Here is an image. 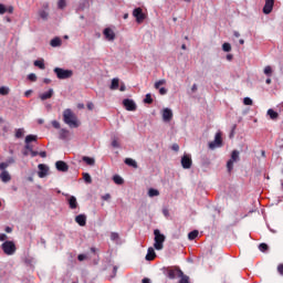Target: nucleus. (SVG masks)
Returning a JSON list of instances; mask_svg holds the SVG:
<instances>
[{
  "instance_id": "nucleus-1",
  "label": "nucleus",
  "mask_w": 283,
  "mask_h": 283,
  "mask_svg": "<svg viewBox=\"0 0 283 283\" xmlns=\"http://www.w3.org/2000/svg\"><path fill=\"white\" fill-rule=\"evenodd\" d=\"M63 120L65 125H69V127H78V119L76 118V115L73 114L72 109L66 108L63 112Z\"/></svg>"
},
{
  "instance_id": "nucleus-2",
  "label": "nucleus",
  "mask_w": 283,
  "mask_h": 283,
  "mask_svg": "<svg viewBox=\"0 0 283 283\" xmlns=\"http://www.w3.org/2000/svg\"><path fill=\"white\" fill-rule=\"evenodd\" d=\"M154 235H155L154 248L156 249V251H163V249L165 248V240H166L165 234L160 233V230L156 229L154 230Z\"/></svg>"
},
{
  "instance_id": "nucleus-3",
  "label": "nucleus",
  "mask_w": 283,
  "mask_h": 283,
  "mask_svg": "<svg viewBox=\"0 0 283 283\" xmlns=\"http://www.w3.org/2000/svg\"><path fill=\"white\" fill-rule=\"evenodd\" d=\"M53 72L60 81H65L67 78H72V76H74V71H72V70L55 67L53 70Z\"/></svg>"
},
{
  "instance_id": "nucleus-4",
  "label": "nucleus",
  "mask_w": 283,
  "mask_h": 283,
  "mask_svg": "<svg viewBox=\"0 0 283 283\" xmlns=\"http://www.w3.org/2000/svg\"><path fill=\"white\" fill-rule=\"evenodd\" d=\"M2 250L6 255H14L17 251V245H14V242L12 241H6L4 243H2Z\"/></svg>"
},
{
  "instance_id": "nucleus-5",
  "label": "nucleus",
  "mask_w": 283,
  "mask_h": 283,
  "mask_svg": "<svg viewBox=\"0 0 283 283\" xmlns=\"http://www.w3.org/2000/svg\"><path fill=\"white\" fill-rule=\"evenodd\" d=\"M40 19L48 21L50 17V3L45 2L42 4V8L38 11Z\"/></svg>"
},
{
  "instance_id": "nucleus-6",
  "label": "nucleus",
  "mask_w": 283,
  "mask_h": 283,
  "mask_svg": "<svg viewBox=\"0 0 283 283\" xmlns=\"http://www.w3.org/2000/svg\"><path fill=\"white\" fill-rule=\"evenodd\" d=\"M222 146V133L218 132L214 135V140L209 143V149H218Z\"/></svg>"
},
{
  "instance_id": "nucleus-7",
  "label": "nucleus",
  "mask_w": 283,
  "mask_h": 283,
  "mask_svg": "<svg viewBox=\"0 0 283 283\" xmlns=\"http://www.w3.org/2000/svg\"><path fill=\"white\" fill-rule=\"evenodd\" d=\"M238 160H240V151L233 150L231 158L227 163L228 171H233V163H238Z\"/></svg>"
},
{
  "instance_id": "nucleus-8",
  "label": "nucleus",
  "mask_w": 283,
  "mask_h": 283,
  "mask_svg": "<svg viewBox=\"0 0 283 283\" xmlns=\"http://www.w3.org/2000/svg\"><path fill=\"white\" fill-rule=\"evenodd\" d=\"M191 165H193V161L191 160V155H184L181 157V167L184 169H191Z\"/></svg>"
},
{
  "instance_id": "nucleus-9",
  "label": "nucleus",
  "mask_w": 283,
  "mask_h": 283,
  "mask_svg": "<svg viewBox=\"0 0 283 283\" xmlns=\"http://www.w3.org/2000/svg\"><path fill=\"white\" fill-rule=\"evenodd\" d=\"M133 17H135L137 23H143V21H145V13H143L142 8L134 9Z\"/></svg>"
},
{
  "instance_id": "nucleus-10",
  "label": "nucleus",
  "mask_w": 283,
  "mask_h": 283,
  "mask_svg": "<svg viewBox=\"0 0 283 283\" xmlns=\"http://www.w3.org/2000/svg\"><path fill=\"white\" fill-rule=\"evenodd\" d=\"M123 105L127 112H136V102L134 99L126 98L123 101Z\"/></svg>"
},
{
  "instance_id": "nucleus-11",
  "label": "nucleus",
  "mask_w": 283,
  "mask_h": 283,
  "mask_svg": "<svg viewBox=\"0 0 283 283\" xmlns=\"http://www.w3.org/2000/svg\"><path fill=\"white\" fill-rule=\"evenodd\" d=\"M167 275H168L169 280H176V277H179L180 275H182V272L178 268L168 269L167 270Z\"/></svg>"
},
{
  "instance_id": "nucleus-12",
  "label": "nucleus",
  "mask_w": 283,
  "mask_h": 283,
  "mask_svg": "<svg viewBox=\"0 0 283 283\" xmlns=\"http://www.w3.org/2000/svg\"><path fill=\"white\" fill-rule=\"evenodd\" d=\"M38 176L39 178H45V176H48L49 171H50V168L45 165V164H40L38 166Z\"/></svg>"
},
{
  "instance_id": "nucleus-13",
  "label": "nucleus",
  "mask_w": 283,
  "mask_h": 283,
  "mask_svg": "<svg viewBox=\"0 0 283 283\" xmlns=\"http://www.w3.org/2000/svg\"><path fill=\"white\" fill-rule=\"evenodd\" d=\"M273 6H275V0H265V4L263 7V13L271 14V12H273Z\"/></svg>"
},
{
  "instance_id": "nucleus-14",
  "label": "nucleus",
  "mask_w": 283,
  "mask_h": 283,
  "mask_svg": "<svg viewBox=\"0 0 283 283\" xmlns=\"http://www.w3.org/2000/svg\"><path fill=\"white\" fill-rule=\"evenodd\" d=\"M174 118V112L171 108H164L163 109V120L164 123H169Z\"/></svg>"
},
{
  "instance_id": "nucleus-15",
  "label": "nucleus",
  "mask_w": 283,
  "mask_h": 283,
  "mask_svg": "<svg viewBox=\"0 0 283 283\" xmlns=\"http://www.w3.org/2000/svg\"><path fill=\"white\" fill-rule=\"evenodd\" d=\"M103 34L106 41H114V39H116V33H114V30H112L111 28L104 29Z\"/></svg>"
},
{
  "instance_id": "nucleus-16",
  "label": "nucleus",
  "mask_w": 283,
  "mask_h": 283,
  "mask_svg": "<svg viewBox=\"0 0 283 283\" xmlns=\"http://www.w3.org/2000/svg\"><path fill=\"white\" fill-rule=\"evenodd\" d=\"M66 198L70 209H76L78 207V201L76 200V197L66 195Z\"/></svg>"
},
{
  "instance_id": "nucleus-17",
  "label": "nucleus",
  "mask_w": 283,
  "mask_h": 283,
  "mask_svg": "<svg viewBox=\"0 0 283 283\" xmlns=\"http://www.w3.org/2000/svg\"><path fill=\"white\" fill-rule=\"evenodd\" d=\"M55 167H56L57 171H63V172L69 171V169H70V166H67V164L63 160L56 161Z\"/></svg>"
},
{
  "instance_id": "nucleus-18",
  "label": "nucleus",
  "mask_w": 283,
  "mask_h": 283,
  "mask_svg": "<svg viewBox=\"0 0 283 283\" xmlns=\"http://www.w3.org/2000/svg\"><path fill=\"white\" fill-rule=\"evenodd\" d=\"M54 96V88H50L48 92L41 93L39 95V98L41 101H48L49 98H52Z\"/></svg>"
},
{
  "instance_id": "nucleus-19",
  "label": "nucleus",
  "mask_w": 283,
  "mask_h": 283,
  "mask_svg": "<svg viewBox=\"0 0 283 283\" xmlns=\"http://www.w3.org/2000/svg\"><path fill=\"white\" fill-rule=\"evenodd\" d=\"M70 136H71V133L67 129L65 128L60 129L59 132L60 140H70Z\"/></svg>"
},
{
  "instance_id": "nucleus-20",
  "label": "nucleus",
  "mask_w": 283,
  "mask_h": 283,
  "mask_svg": "<svg viewBox=\"0 0 283 283\" xmlns=\"http://www.w3.org/2000/svg\"><path fill=\"white\" fill-rule=\"evenodd\" d=\"M75 222L80 224V227H85V224H87V217L85 214H78L75 217Z\"/></svg>"
},
{
  "instance_id": "nucleus-21",
  "label": "nucleus",
  "mask_w": 283,
  "mask_h": 283,
  "mask_svg": "<svg viewBox=\"0 0 283 283\" xmlns=\"http://www.w3.org/2000/svg\"><path fill=\"white\" fill-rule=\"evenodd\" d=\"M0 180L2 182H10V180H12V176L10 175V172L8 170H3L0 174Z\"/></svg>"
},
{
  "instance_id": "nucleus-22",
  "label": "nucleus",
  "mask_w": 283,
  "mask_h": 283,
  "mask_svg": "<svg viewBox=\"0 0 283 283\" xmlns=\"http://www.w3.org/2000/svg\"><path fill=\"white\" fill-rule=\"evenodd\" d=\"M146 260L148 262H151V260H156V251L154 250V248H148L147 254H146Z\"/></svg>"
},
{
  "instance_id": "nucleus-23",
  "label": "nucleus",
  "mask_w": 283,
  "mask_h": 283,
  "mask_svg": "<svg viewBox=\"0 0 283 283\" xmlns=\"http://www.w3.org/2000/svg\"><path fill=\"white\" fill-rule=\"evenodd\" d=\"M63 41L61 40V38H54L51 40L50 45L51 48H61Z\"/></svg>"
},
{
  "instance_id": "nucleus-24",
  "label": "nucleus",
  "mask_w": 283,
  "mask_h": 283,
  "mask_svg": "<svg viewBox=\"0 0 283 283\" xmlns=\"http://www.w3.org/2000/svg\"><path fill=\"white\" fill-rule=\"evenodd\" d=\"M119 83H120V80H118V77L113 78L109 90H118Z\"/></svg>"
},
{
  "instance_id": "nucleus-25",
  "label": "nucleus",
  "mask_w": 283,
  "mask_h": 283,
  "mask_svg": "<svg viewBox=\"0 0 283 283\" xmlns=\"http://www.w3.org/2000/svg\"><path fill=\"white\" fill-rule=\"evenodd\" d=\"M268 116H270V118H271L272 120H277V117H279L280 115L277 114V112H275V111H273L272 108H270V109L268 111Z\"/></svg>"
},
{
  "instance_id": "nucleus-26",
  "label": "nucleus",
  "mask_w": 283,
  "mask_h": 283,
  "mask_svg": "<svg viewBox=\"0 0 283 283\" xmlns=\"http://www.w3.org/2000/svg\"><path fill=\"white\" fill-rule=\"evenodd\" d=\"M125 165H128V167H134L135 169L138 167V164L136 163V160L132 158H126Z\"/></svg>"
},
{
  "instance_id": "nucleus-27",
  "label": "nucleus",
  "mask_w": 283,
  "mask_h": 283,
  "mask_svg": "<svg viewBox=\"0 0 283 283\" xmlns=\"http://www.w3.org/2000/svg\"><path fill=\"white\" fill-rule=\"evenodd\" d=\"M34 65H35V67H39L40 70H45V61L44 60H35Z\"/></svg>"
},
{
  "instance_id": "nucleus-28",
  "label": "nucleus",
  "mask_w": 283,
  "mask_h": 283,
  "mask_svg": "<svg viewBox=\"0 0 283 283\" xmlns=\"http://www.w3.org/2000/svg\"><path fill=\"white\" fill-rule=\"evenodd\" d=\"M148 196L149 198H156L157 196H160V191H158L157 189L150 188L148 190Z\"/></svg>"
},
{
  "instance_id": "nucleus-29",
  "label": "nucleus",
  "mask_w": 283,
  "mask_h": 283,
  "mask_svg": "<svg viewBox=\"0 0 283 283\" xmlns=\"http://www.w3.org/2000/svg\"><path fill=\"white\" fill-rule=\"evenodd\" d=\"M83 161L86 163V165H90L91 167H94V165L96 163V160H94V158L86 157V156L83 157Z\"/></svg>"
},
{
  "instance_id": "nucleus-30",
  "label": "nucleus",
  "mask_w": 283,
  "mask_h": 283,
  "mask_svg": "<svg viewBox=\"0 0 283 283\" xmlns=\"http://www.w3.org/2000/svg\"><path fill=\"white\" fill-rule=\"evenodd\" d=\"M113 181L115 182V185H123V182H125V180L123 179V177L115 175L113 177Z\"/></svg>"
},
{
  "instance_id": "nucleus-31",
  "label": "nucleus",
  "mask_w": 283,
  "mask_h": 283,
  "mask_svg": "<svg viewBox=\"0 0 283 283\" xmlns=\"http://www.w3.org/2000/svg\"><path fill=\"white\" fill-rule=\"evenodd\" d=\"M36 142V135H28L25 137V145Z\"/></svg>"
},
{
  "instance_id": "nucleus-32",
  "label": "nucleus",
  "mask_w": 283,
  "mask_h": 283,
  "mask_svg": "<svg viewBox=\"0 0 283 283\" xmlns=\"http://www.w3.org/2000/svg\"><path fill=\"white\" fill-rule=\"evenodd\" d=\"M263 73L265 74V76L271 77V76H273V69L268 65V66L264 67Z\"/></svg>"
},
{
  "instance_id": "nucleus-33",
  "label": "nucleus",
  "mask_w": 283,
  "mask_h": 283,
  "mask_svg": "<svg viewBox=\"0 0 283 283\" xmlns=\"http://www.w3.org/2000/svg\"><path fill=\"white\" fill-rule=\"evenodd\" d=\"M0 94L1 96H8V94H10V88L8 86L0 87Z\"/></svg>"
},
{
  "instance_id": "nucleus-34",
  "label": "nucleus",
  "mask_w": 283,
  "mask_h": 283,
  "mask_svg": "<svg viewBox=\"0 0 283 283\" xmlns=\"http://www.w3.org/2000/svg\"><path fill=\"white\" fill-rule=\"evenodd\" d=\"M198 234H199L198 230H193L190 233H188V239L196 240L198 238Z\"/></svg>"
},
{
  "instance_id": "nucleus-35",
  "label": "nucleus",
  "mask_w": 283,
  "mask_h": 283,
  "mask_svg": "<svg viewBox=\"0 0 283 283\" xmlns=\"http://www.w3.org/2000/svg\"><path fill=\"white\" fill-rule=\"evenodd\" d=\"M24 134H25V130L23 128H18L15 130V138H23Z\"/></svg>"
},
{
  "instance_id": "nucleus-36",
  "label": "nucleus",
  "mask_w": 283,
  "mask_h": 283,
  "mask_svg": "<svg viewBox=\"0 0 283 283\" xmlns=\"http://www.w3.org/2000/svg\"><path fill=\"white\" fill-rule=\"evenodd\" d=\"M167 81L166 80H159L155 83V90H160L161 85H166Z\"/></svg>"
},
{
  "instance_id": "nucleus-37",
  "label": "nucleus",
  "mask_w": 283,
  "mask_h": 283,
  "mask_svg": "<svg viewBox=\"0 0 283 283\" xmlns=\"http://www.w3.org/2000/svg\"><path fill=\"white\" fill-rule=\"evenodd\" d=\"M119 239H120V235L118 234V232H112L111 233V240L113 242H118Z\"/></svg>"
},
{
  "instance_id": "nucleus-38",
  "label": "nucleus",
  "mask_w": 283,
  "mask_h": 283,
  "mask_svg": "<svg viewBox=\"0 0 283 283\" xmlns=\"http://www.w3.org/2000/svg\"><path fill=\"white\" fill-rule=\"evenodd\" d=\"M67 6V2L65 0H59L57 1V8L59 10H64V8Z\"/></svg>"
},
{
  "instance_id": "nucleus-39",
  "label": "nucleus",
  "mask_w": 283,
  "mask_h": 283,
  "mask_svg": "<svg viewBox=\"0 0 283 283\" xmlns=\"http://www.w3.org/2000/svg\"><path fill=\"white\" fill-rule=\"evenodd\" d=\"M144 103H147L148 105H151L154 103V98H151V94H147Z\"/></svg>"
},
{
  "instance_id": "nucleus-40",
  "label": "nucleus",
  "mask_w": 283,
  "mask_h": 283,
  "mask_svg": "<svg viewBox=\"0 0 283 283\" xmlns=\"http://www.w3.org/2000/svg\"><path fill=\"white\" fill-rule=\"evenodd\" d=\"M179 277H180L179 283H189V276L185 275L184 272H182V275H180Z\"/></svg>"
},
{
  "instance_id": "nucleus-41",
  "label": "nucleus",
  "mask_w": 283,
  "mask_h": 283,
  "mask_svg": "<svg viewBox=\"0 0 283 283\" xmlns=\"http://www.w3.org/2000/svg\"><path fill=\"white\" fill-rule=\"evenodd\" d=\"M223 52H231V44L226 42L222 44Z\"/></svg>"
},
{
  "instance_id": "nucleus-42",
  "label": "nucleus",
  "mask_w": 283,
  "mask_h": 283,
  "mask_svg": "<svg viewBox=\"0 0 283 283\" xmlns=\"http://www.w3.org/2000/svg\"><path fill=\"white\" fill-rule=\"evenodd\" d=\"M83 178H84L85 182H87L88 185L92 184V176H90V174L84 172Z\"/></svg>"
},
{
  "instance_id": "nucleus-43",
  "label": "nucleus",
  "mask_w": 283,
  "mask_h": 283,
  "mask_svg": "<svg viewBox=\"0 0 283 283\" xmlns=\"http://www.w3.org/2000/svg\"><path fill=\"white\" fill-rule=\"evenodd\" d=\"M7 167H10V164L4 161L0 164V171H7Z\"/></svg>"
},
{
  "instance_id": "nucleus-44",
  "label": "nucleus",
  "mask_w": 283,
  "mask_h": 283,
  "mask_svg": "<svg viewBox=\"0 0 283 283\" xmlns=\"http://www.w3.org/2000/svg\"><path fill=\"white\" fill-rule=\"evenodd\" d=\"M259 250L264 253V251H269V245L266 243H261Z\"/></svg>"
},
{
  "instance_id": "nucleus-45",
  "label": "nucleus",
  "mask_w": 283,
  "mask_h": 283,
  "mask_svg": "<svg viewBox=\"0 0 283 283\" xmlns=\"http://www.w3.org/2000/svg\"><path fill=\"white\" fill-rule=\"evenodd\" d=\"M51 125L54 129H61V123H59V120H52Z\"/></svg>"
},
{
  "instance_id": "nucleus-46",
  "label": "nucleus",
  "mask_w": 283,
  "mask_h": 283,
  "mask_svg": "<svg viewBox=\"0 0 283 283\" xmlns=\"http://www.w3.org/2000/svg\"><path fill=\"white\" fill-rule=\"evenodd\" d=\"M28 80L31 81L32 83L36 82V74L34 73L29 74Z\"/></svg>"
},
{
  "instance_id": "nucleus-47",
  "label": "nucleus",
  "mask_w": 283,
  "mask_h": 283,
  "mask_svg": "<svg viewBox=\"0 0 283 283\" xmlns=\"http://www.w3.org/2000/svg\"><path fill=\"white\" fill-rule=\"evenodd\" d=\"M243 104L244 105H253V99H251V97H244Z\"/></svg>"
},
{
  "instance_id": "nucleus-48",
  "label": "nucleus",
  "mask_w": 283,
  "mask_h": 283,
  "mask_svg": "<svg viewBox=\"0 0 283 283\" xmlns=\"http://www.w3.org/2000/svg\"><path fill=\"white\" fill-rule=\"evenodd\" d=\"M8 12V8H6V4L0 3V14H6Z\"/></svg>"
},
{
  "instance_id": "nucleus-49",
  "label": "nucleus",
  "mask_w": 283,
  "mask_h": 283,
  "mask_svg": "<svg viewBox=\"0 0 283 283\" xmlns=\"http://www.w3.org/2000/svg\"><path fill=\"white\" fill-rule=\"evenodd\" d=\"M112 147H115L116 149H118V147H120V143H118L117 139H113Z\"/></svg>"
},
{
  "instance_id": "nucleus-50",
  "label": "nucleus",
  "mask_w": 283,
  "mask_h": 283,
  "mask_svg": "<svg viewBox=\"0 0 283 283\" xmlns=\"http://www.w3.org/2000/svg\"><path fill=\"white\" fill-rule=\"evenodd\" d=\"M157 90H159V94L161 96H165V94H167V88H165V87H160V88H157Z\"/></svg>"
},
{
  "instance_id": "nucleus-51",
  "label": "nucleus",
  "mask_w": 283,
  "mask_h": 283,
  "mask_svg": "<svg viewBox=\"0 0 283 283\" xmlns=\"http://www.w3.org/2000/svg\"><path fill=\"white\" fill-rule=\"evenodd\" d=\"M111 199H112V195H109V193H106V195L102 196V200L107 201V200H111Z\"/></svg>"
},
{
  "instance_id": "nucleus-52",
  "label": "nucleus",
  "mask_w": 283,
  "mask_h": 283,
  "mask_svg": "<svg viewBox=\"0 0 283 283\" xmlns=\"http://www.w3.org/2000/svg\"><path fill=\"white\" fill-rule=\"evenodd\" d=\"M87 259V255H85V254H80L78 256H77V260L80 261V262H83V260H86Z\"/></svg>"
},
{
  "instance_id": "nucleus-53",
  "label": "nucleus",
  "mask_w": 283,
  "mask_h": 283,
  "mask_svg": "<svg viewBox=\"0 0 283 283\" xmlns=\"http://www.w3.org/2000/svg\"><path fill=\"white\" fill-rule=\"evenodd\" d=\"M7 163H8L9 165H14V163H15L14 157H9V158L7 159Z\"/></svg>"
},
{
  "instance_id": "nucleus-54",
  "label": "nucleus",
  "mask_w": 283,
  "mask_h": 283,
  "mask_svg": "<svg viewBox=\"0 0 283 283\" xmlns=\"http://www.w3.org/2000/svg\"><path fill=\"white\" fill-rule=\"evenodd\" d=\"M277 271H279L280 275H283V264H279Z\"/></svg>"
},
{
  "instance_id": "nucleus-55",
  "label": "nucleus",
  "mask_w": 283,
  "mask_h": 283,
  "mask_svg": "<svg viewBox=\"0 0 283 283\" xmlns=\"http://www.w3.org/2000/svg\"><path fill=\"white\" fill-rule=\"evenodd\" d=\"M30 154H31L32 158H35V156H39V151H36L34 149L31 150Z\"/></svg>"
},
{
  "instance_id": "nucleus-56",
  "label": "nucleus",
  "mask_w": 283,
  "mask_h": 283,
  "mask_svg": "<svg viewBox=\"0 0 283 283\" xmlns=\"http://www.w3.org/2000/svg\"><path fill=\"white\" fill-rule=\"evenodd\" d=\"M4 240H8L7 234H0V242H4Z\"/></svg>"
},
{
  "instance_id": "nucleus-57",
  "label": "nucleus",
  "mask_w": 283,
  "mask_h": 283,
  "mask_svg": "<svg viewBox=\"0 0 283 283\" xmlns=\"http://www.w3.org/2000/svg\"><path fill=\"white\" fill-rule=\"evenodd\" d=\"M127 87L125 86V83L120 84L119 92H125Z\"/></svg>"
},
{
  "instance_id": "nucleus-58",
  "label": "nucleus",
  "mask_w": 283,
  "mask_h": 283,
  "mask_svg": "<svg viewBox=\"0 0 283 283\" xmlns=\"http://www.w3.org/2000/svg\"><path fill=\"white\" fill-rule=\"evenodd\" d=\"M38 156H41V158H46L48 157V153L41 151V153L38 154Z\"/></svg>"
},
{
  "instance_id": "nucleus-59",
  "label": "nucleus",
  "mask_w": 283,
  "mask_h": 283,
  "mask_svg": "<svg viewBox=\"0 0 283 283\" xmlns=\"http://www.w3.org/2000/svg\"><path fill=\"white\" fill-rule=\"evenodd\" d=\"M163 213L166 218H169V210L168 209H164Z\"/></svg>"
},
{
  "instance_id": "nucleus-60",
  "label": "nucleus",
  "mask_w": 283,
  "mask_h": 283,
  "mask_svg": "<svg viewBox=\"0 0 283 283\" xmlns=\"http://www.w3.org/2000/svg\"><path fill=\"white\" fill-rule=\"evenodd\" d=\"M180 149V146L178 144L172 145V150L178 151Z\"/></svg>"
},
{
  "instance_id": "nucleus-61",
  "label": "nucleus",
  "mask_w": 283,
  "mask_h": 283,
  "mask_svg": "<svg viewBox=\"0 0 283 283\" xmlns=\"http://www.w3.org/2000/svg\"><path fill=\"white\" fill-rule=\"evenodd\" d=\"M25 149H28V151H32L33 149H32V146L30 145V144H27L25 145Z\"/></svg>"
},
{
  "instance_id": "nucleus-62",
  "label": "nucleus",
  "mask_w": 283,
  "mask_h": 283,
  "mask_svg": "<svg viewBox=\"0 0 283 283\" xmlns=\"http://www.w3.org/2000/svg\"><path fill=\"white\" fill-rule=\"evenodd\" d=\"M87 109H94V104L93 103H88L87 104Z\"/></svg>"
},
{
  "instance_id": "nucleus-63",
  "label": "nucleus",
  "mask_w": 283,
  "mask_h": 283,
  "mask_svg": "<svg viewBox=\"0 0 283 283\" xmlns=\"http://www.w3.org/2000/svg\"><path fill=\"white\" fill-rule=\"evenodd\" d=\"M30 94H32V90H29V91H25V93H24V96H30Z\"/></svg>"
},
{
  "instance_id": "nucleus-64",
  "label": "nucleus",
  "mask_w": 283,
  "mask_h": 283,
  "mask_svg": "<svg viewBox=\"0 0 283 283\" xmlns=\"http://www.w3.org/2000/svg\"><path fill=\"white\" fill-rule=\"evenodd\" d=\"M142 283H151L149 279H143Z\"/></svg>"
}]
</instances>
